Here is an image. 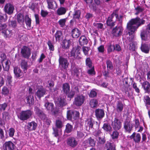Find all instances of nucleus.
<instances>
[{
  "label": "nucleus",
  "instance_id": "obj_1",
  "mask_svg": "<svg viewBox=\"0 0 150 150\" xmlns=\"http://www.w3.org/2000/svg\"><path fill=\"white\" fill-rule=\"evenodd\" d=\"M145 21L141 19L139 17H137L134 19H132L127 23V28L129 31L128 32L130 37L127 38L125 42L127 44L129 43L133 42L134 36L132 34L138 27L141 25L145 23Z\"/></svg>",
  "mask_w": 150,
  "mask_h": 150
},
{
  "label": "nucleus",
  "instance_id": "obj_2",
  "mask_svg": "<svg viewBox=\"0 0 150 150\" xmlns=\"http://www.w3.org/2000/svg\"><path fill=\"white\" fill-rule=\"evenodd\" d=\"M81 47L79 46H75L72 49L71 52L70 57H72L74 59H79L81 58L80 50Z\"/></svg>",
  "mask_w": 150,
  "mask_h": 150
},
{
  "label": "nucleus",
  "instance_id": "obj_3",
  "mask_svg": "<svg viewBox=\"0 0 150 150\" xmlns=\"http://www.w3.org/2000/svg\"><path fill=\"white\" fill-rule=\"evenodd\" d=\"M32 114V112L30 110L23 111L20 113L19 117L22 120H25L30 118Z\"/></svg>",
  "mask_w": 150,
  "mask_h": 150
},
{
  "label": "nucleus",
  "instance_id": "obj_4",
  "mask_svg": "<svg viewBox=\"0 0 150 150\" xmlns=\"http://www.w3.org/2000/svg\"><path fill=\"white\" fill-rule=\"evenodd\" d=\"M85 98V96L82 95L77 96L74 98V104L77 106H81L84 102Z\"/></svg>",
  "mask_w": 150,
  "mask_h": 150
},
{
  "label": "nucleus",
  "instance_id": "obj_5",
  "mask_svg": "<svg viewBox=\"0 0 150 150\" xmlns=\"http://www.w3.org/2000/svg\"><path fill=\"white\" fill-rule=\"evenodd\" d=\"M21 53L23 57L28 59L31 54L30 50L29 47L24 46L21 48Z\"/></svg>",
  "mask_w": 150,
  "mask_h": 150
},
{
  "label": "nucleus",
  "instance_id": "obj_6",
  "mask_svg": "<svg viewBox=\"0 0 150 150\" xmlns=\"http://www.w3.org/2000/svg\"><path fill=\"white\" fill-rule=\"evenodd\" d=\"M111 125L114 130H118L121 128L122 123L116 117L114 120L112 121Z\"/></svg>",
  "mask_w": 150,
  "mask_h": 150
},
{
  "label": "nucleus",
  "instance_id": "obj_7",
  "mask_svg": "<svg viewBox=\"0 0 150 150\" xmlns=\"http://www.w3.org/2000/svg\"><path fill=\"white\" fill-rule=\"evenodd\" d=\"M14 9V5L10 3L6 4L4 7L5 12L9 15L13 13Z\"/></svg>",
  "mask_w": 150,
  "mask_h": 150
},
{
  "label": "nucleus",
  "instance_id": "obj_8",
  "mask_svg": "<svg viewBox=\"0 0 150 150\" xmlns=\"http://www.w3.org/2000/svg\"><path fill=\"white\" fill-rule=\"evenodd\" d=\"M79 116V113L76 111L70 110L67 111V117L69 120H71L72 118L74 119H76Z\"/></svg>",
  "mask_w": 150,
  "mask_h": 150
},
{
  "label": "nucleus",
  "instance_id": "obj_9",
  "mask_svg": "<svg viewBox=\"0 0 150 150\" xmlns=\"http://www.w3.org/2000/svg\"><path fill=\"white\" fill-rule=\"evenodd\" d=\"M123 31V28L121 26H116L112 30V34L115 36L118 37L121 35Z\"/></svg>",
  "mask_w": 150,
  "mask_h": 150
},
{
  "label": "nucleus",
  "instance_id": "obj_10",
  "mask_svg": "<svg viewBox=\"0 0 150 150\" xmlns=\"http://www.w3.org/2000/svg\"><path fill=\"white\" fill-rule=\"evenodd\" d=\"M47 4V7L49 9L55 10L57 8L56 2L54 0H46Z\"/></svg>",
  "mask_w": 150,
  "mask_h": 150
},
{
  "label": "nucleus",
  "instance_id": "obj_11",
  "mask_svg": "<svg viewBox=\"0 0 150 150\" xmlns=\"http://www.w3.org/2000/svg\"><path fill=\"white\" fill-rule=\"evenodd\" d=\"M59 65L64 69H66L68 67L69 63L67 60L60 56L59 59Z\"/></svg>",
  "mask_w": 150,
  "mask_h": 150
},
{
  "label": "nucleus",
  "instance_id": "obj_12",
  "mask_svg": "<svg viewBox=\"0 0 150 150\" xmlns=\"http://www.w3.org/2000/svg\"><path fill=\"white\" fill-rule=\"evenodd\" d=\"M67 143L68 145L73 148L76 147L78 144L75 138L72 137H69L67 139Z\"/></svg>",
  "mask_w": 150,
  "mask_h": 150
},
{
  "label": "nucleus",
  "instance_id": "obj_13",
  "mask_svg": "<svg viewBox=\"0 0 150 150\" xmlns=\"http://www.w3.org/2000/svg\"><path fill=\"white\" fill-rule=\"evenodd\" d=\"M96 117L98 120H100L104 117V110L101 109H97L95 111Z\"/></svg>",
  "mask_w": 150,
  "mask_h": 150
},
{
  "label": "nucleus",
  "instance_id": "obj_14",
  "mask_svg": "<svg viewBox=\"0 0 150 150\" xmlns=\"http://www.w3.org/2000/svg\"><path fill=\"white\" fill-rule=\"evenodd\" d=\"M3 147L4 150H13L15 146L12 142L8 141L5 142Z\"/></svg>",
  "mask_w": 150,
  "mask_h": 150
},
{
  "label": "nucleus",
  "instance_id": "obj_15",
  "mask_svg": "<svg viewBox=\"0 0 150 150\" xmlns=\"http://www.w3.org/2000/svg\"><path fill=\"white\" fill-rule=\"evenodd\" d=\"M34 110L36 114L40 117L42 119H45L46 118V115L38 107L35 106Z\"/></svg>",
  "mask_w": 150,
  "mask_h": 150
},
{
  "label": "nucleus",
  "instance_id": "obj_16",
  "mask_svg": "<svg viewBox=\"0 0 150 150\" xmlns=\"http://www.w3.org/2000/svg\"><path fill=\"white\" fill-rule=\"evenodd\" d=\"M124 127L126 132L130 133L132 129L133 125L130 121L126 120L125 122Z\"/></svg>",
  "mask_w": 150,
  "mask_h": 150
},
{
  "label": "nucleus",
  "instance_id": "obj_17",
  "mask_svg": "<svg viewBox=\"0 0 150 150\" xmlns=\"http://www.w3.org/2000/svg\"><path fill=\"white\" fill-rule=\"evenodd\" d=\"M141 84L145 93H150V83L148 81H145L141 83Z\"/></svg>",
  "mask_w": 150,
  "mask_h": 150
},
{
  "label": "nucleus",
  "instance_id": "obj_18",
  "mask_svg": "<svg viewBox=\"0 0 150 150\" xmlns=\"http://www.w3.org/2000/svg\"><path fill=\"white\" fill-rule=\"evenodd\" d=\"M86 134L83 128L80 127L79 129V128L77 130L76 138L78 139H82L85 137Z\"/></svg>",
  "mask_w": 150,
  "mask_h": 150
},
{
  "label": "nucleus",
  "instance_id": "obj_19",
  "mask_svg": "<svg viewBox=\"0 0 150 150\" xmlns=\"http://www.w3.org/2000/svg\"><path fill=\"white\" fill-rule=\"evenodd\" d=\"M47 91L45 89L43 88H39L35 93V95L38 97L40 98L46 94Z\"/></svg>",
  "mask_w": 150,
  "mask_h": 150
},
{
  "label": "nucleus",
  "instance_id": "obj_20",
  "mask_svg": "<svg viewBox=\"0 0 150 150\" xmlns=\"http://www.w3.org/2000/svg\"><path fill=\"white\" fill-rule=\"evenodd\" d=\"M125 104L121 101H118L117 102L116 105V110L118 112H120L123 110L125 106Z\"/></svg>",
  "mask_w": 150,
  "mask_h": 150
},
{
  "label": "nucleus",
  "instance_id": "obj_21",
  "mask_svg": "<svg viewBox=\"0 0 150 150\" xmlns=\"http://www.w3.org/2000/svg\"><path fill=\"white\" fill-rule=\"evenodd\" d=\"M27 103L29 105H33L34 103V99L32 93H29L26 97Z\"/></svg>",
  "mask_w": 150,
  "mask_h": 150
},
{
  "label": "nucleus",
  "instance_id": "obj_22",
  "mask_svg": "<svg viewBox=\"0 0 150 150\" xmlns=\"http://www.w3.org/2000/svg\"><path fill=\"white\" fill-rule=\"evenodd\" d=\"M37 124L34 121H32L28 123L27 129L30 131L34 130L36 129Z\"/></svg>",
  "mask_w": 150,
  "mask_h": 150
},
{
  "label": "nucleus",
  "instance_id": "obj_23",
  "mask_svg": "<svg viewBox=\"0 0 150 150\" xmlns=\"http://www.w3.org/2000/svg\"><path fill=\"white\" fill-rule=\"evenodd\" d=\"M71 35L73 38H78L81 34V32L76 28L73 29L71 32Z\"/></svg>",
  "mask_w": 150,
  "mask_h": 150
},
{
  "label": "nucleus",
  "instance_id": "obj_24",
  "mask_svg": "<svg viewBox=\"0 0 150 150\" xmlns=\"http://www.w3.org/2000/svg\"><path fill=\"white\" fill-rule=\"evenodd\" d=\"M130 138L131 139H133L136 142L138 143L140 140L141 136L139 134L137 133L136 135L135 132H134Z\"/></svg>",
  "mask_w": 150,
  "mask_h": 150
},
{
  "label": "nucleus",
  "instance_id": "obj_25",
  "mask_svg": "<svg viewBox=\"0 0 150 150\" xmlns=\"http://www.w3.org/2000/svg\"><path fill=\"white\" fill-rule=\"evenodd\" d=\"M141 49L143 52L147 54L149 53V51L150 47L147 44H142L141 47Z\"/></svg>",
  "mask_w": 150,
  "mask_h": 150
},
{
  "label": "nucleus",
  "instance_id": "obj_26",
  "mask_svg": "<svg viewBox=\"0 0 150 150\" xmlns=\"http://www.w3.org/2000/svg\"><path fill=\"white\" fill-rule=\"evenodd\" d=\"M20 66L21 68L23 69L24 72L26 73L28 67L27 62L25 60H22Z\"/></svg>",
  "mask_w": 150,
  "mask_h": 150
},
{
  "label": "nucleus",
  "instance_id": "obj_27",
  "mask_svg": "<svg viewBox=\"0 0 150 150\" xmlns=\"http://www.w3.org/2000/svg\"><path fill=\"white\" fill-rule=\"evenodd\" d=\"M14 73L16 77H19L23 75V73L20 68L15 67L14 68Z\"/></svg>",
  "mask_w": 150,
  "mask_h": 150
},
{
  "label": "nucleus",
  "instance_id": "obj_28",
  "mask_svg": "<svg viewBox=\"0 0 150 150\" xmlns=\"http://www.w3.org/2000/svg\"><path fill=\"white\" fill-rule=\"evenodd\" d=\"M79 44L81 45H86L88 41L86 37L84 36H81L79 39Z\"/></svg>",
  "mask_w": 150,
  "mask_h": 150
},
{
  "label": "nucleus",
  "instance_id": "obj_29",
  "mask_svg": "<svg viewBox=\"0 0 150 150\" xmlns=\"http://www.w3.org/2000/svg\"><path fill=\"white\" fill-rule=\"evenodd\" d=\"M67 9L66 8L61 7L59 8L56 11L57 14L59 16L64 15L67 11Z\"/></svg>",
  "mask_w": 150,
  "mask_h": 150
},
{
  "label": "nucleus",
  "instance_id": "obj_30",
  "mask_svg": "<svg viewBox=\"0 0 150 150\" xmlns=\"http://www.w3.org/2000/svg\"><path fill=\"white\" fill-rule=\"evenodd\" d=\"M62 91L64 93L66 94L70 91V87L69 84L67 83H63L62 86Z\"/></svg>",
  "mask_w": 150,
  "mask_h": 150
},
{
  "label": "nucleus",
  "instance_id": "obj_31",
  "mask_svg": "<svg viewBox=\"0 0 150 150\" xmlns=\"http://www.w3.org/2000/svg\"><path fill=\"white\" fill-rule=\"evenodd\" d=\"M57 100V104L60 107L65 106L67 104L66 100L64 98H58Z\"/></svg>",
  "mask_w": 150,
  "mask_h": 150
},
{
  "label": "nucleus",
  "instance_id": "obj_32",
  "mask_svg": "<svg viewBox=\"0 0 150 150\" xmlns=\"http://www.w3.org/2000/svg\"><path fill=\"white\" fill-rule=\"evenodd\" d=\"M2 33L3 34V35L5 38H9L11 37L12 34L11 31L7 29H6L2 31Z\"/></svg>",
  "mask_w": 150,
  "mask_h": 150
},
{
  "label": "nucleus",
  "instance_id": "obj_33",
  "mask_svg": "<svg viewBox=\"0 0 150 150\" xmlns=\"http://www.w3.org/2000/svg\"><path fill=\"white\" fill-rule=\"evenodd\" d=\"M45 105L47 110L50 112L53 111L54 109V106L52 103L47 102L45 104Z\"/></svg>",
  "mask_w": 150,
  "mask_h": 150
},
{
  "label": "nucleus",
  "instance_id": "obj_34",
  "mask_svg": "<svg viewBox=\"0 0 150 150\" xmlns=\"http://www.w3.org/2000/svg\"><path fill=\"white\" fill-rule=\"evenodd\" d=\"M105 146L107 149V150H116L115 145L110 142H107Z\"/></svg>",
  "mask_w": 150,
  "mask_h": 150
},
{
  "label": "nucleus",
  "instance_id": "obj_35",
  "mask_svg": "<svg viewBox=\"0 0 150 150\" xmlns=\"http://www.w3.org/2000/svg\"><path fill=\"white\" fill-rule=\"evenodd\" d=\"M23 15L21 13L18 14L17 15V20L18 23L23 24L24 23Z\"/></svg>",
  "mask_w": 150,
  "mask_h": 150
},
{
  "label": "nucleus",
  "instance_id": "obj_36",
  "mask_svg": "<svg viewBox=\"0 0 150 150\" xmlns=\"http://www.w3.org/2000/svg\"><path fill=\"white\" fill-rule=\"evenodd\" d=\"M94 122V121L91 118H90L88 120L87 123L88 126L86 127V130L89 131L90 129H92L93 128Z\"/></svg>",
  "mask_w": 150,
  "mask_h": 150
},
{
  "label": "nucleus",
  "instance_id": "obj_37",
  "mask_svg": "<svg viewBox=\"0 0 150 150\" xmlns=\"http://www.w3.org/2000/svg\"><path fill=\"white\" fill-rule=\"evenodd\" d=\"M70 42V40H63L62 42V47L65 49H67L69 48V44Z\"/></svg>",
  "mask_w": 150,
  "mask_h": 150
},
{
  "label": "nucleus",
  "instance_id": "obj_38",
  "mask_svg": "<svg viewBox=\"0 0 150 150\" xmlns=\"http://www.w3.org/2000/svg\"><path fill=\"white\" fill-rule=\"evenodd\" d=\"M104 130L107 132H110L111 131L112 128L110 125L108 123H105L103 124L102 127Z\"/></svg>",
  "mask_w": 150,
  "mask_h": 150
},
{
  "label": "nucleus",
  "instance_id": "obj_39",
  "mask_svg": "<svg viewBox=\"0 0 150 150\" xmlns=\"http://www.w3.org/2000/svg\"><path fill=\"white\" fill-rule=\"evenodd\" d=\"M55 125L56 127L61 129L63 126V123L60 119H57L56 120Z\"/></svg>",
  "mask_w": 150,
  "mask_h": 150
},
{
  "label": "nucleus",
  "instance_id": "obj_40",
  "mask_svg": "<svg viewBox=\"0 0 150 150\" xmlns=\"http://www.w3.org/2000/svg\"><path fill=\"white\" fill-rule=\"evenodd\" d=\"M86 3L93 10H96V7L95 4H92L93 0H84Z\"/></svg>",
  "mask_w": 150,
  "mask_h": 150
},
{
  "label": "nucleus",
  "instance_id": "obj_41",
  "mask_svg": "<svg viewBox=\"0 0 150 150\" xmlns=\"http://www.w3.org/2000/svg\"><path fill=\"white\" fill-rule=\"evenodd\" d=\"M62 32L60 30L57 31L55 34V37L56 41H59L62 37Z\"/></svg>",
  "mask_w": 150,
  "mask_h": 150
},
{
  "label": "nucleus",
  "instance_id": "obj_42",
  "mask_svg": "<svg viewBox=\"0 0 150 150\" xmlns=\"http://www.w3.org/2000/svg\"><path fill=\"white\" fill-rule=\"evenodd\" d=\"M73 129V126L72 125H70L69 123H67L66 125V129H65V132L67 133H69L71 132Z\"/></svg>",
  "mask_w": 150,
  "mask_h": 150
},
{
  "label": "nucleus",
  "instance_id": "obj_43",
  "mask_svg": "<svg viewBox=\"0 0 150 150\" xmlns=\"http://www.w3.org/2000/svg\"><path fill=\"white\" fill-rule=\"evenodd\" d=\"M81 11L78 10L76 11L73 15V18L74 19H79L80 17Z\"/></svg>",
  "mask_w": 150,
  "mask_h": 150
},
{
  "label": "nucleus",
  "instance_id": "obj_44",
  "mask_svg": "<svg viewBox=\"0 0 150 150\" xmlns=\"http://www.w3.org/2000/svg\"><path fill=\"white\" fill-rule=\"evenodd\" d=\"M66 94L67 95V98H69L71 100L74 96L75 95V92L73 90H71L70 91H68V92Z\"/></svg>",
  "mask_w": 150,
  "mask_h": 150
},
{
  "label": "nucleus",
  "instance_id": "obj_45",
  "mask_svg": "<svg viewBox=\"0 0 150 150\" xmlns=\"http://www.w3.org/2000/svg\"><path fill=\"white\" fill-rule=\"evenodd\" d=\"M98 102L96 99H93L91 100L90 102V105L91 107L94 108L96 107L97 105Z\"/></svg>",
  "mask_w": 150,
  "mask_h": 150
},
{
  "label": "nucleus",
  "instance_id": "obj_46",
  "mask_svg": "<svg viewBox=\"0 0 150 150\" xmlns=\"http://www.w3.org/2000/svg\"><path fill=\"white\" fill-rule=\"evenodd\" d=\"M117 131L115 130L114 131L112 134H111V136L112 139H114L118 138L119 135V133Z\"/></svg>",
  "mask_w": 150,
  "mask_h": 150
},
{
  "label": "nucleus",
  "instance_id": "obj_47",
  "mask_svg": "<svg viewBox=\"0 0 150 150\" xmlns=\"http://www.w3.org/2000/svg\"><path fill=\"white\" fill-rule=\"evenodd\" d=\"M144 101L146 105H150V97L149 96L146 95L144 96Z\"/></svg>",
  "mask_w": 150,
  "mask_h": 150
},
{
  "label": "nucleus",
  "instance_id": "obj_48",
  "mask_svg": "<svg viewBox=\"0 0 150 150\" xmlns=\"http://www.w3.org/2000/svg\"><path fill=\"white\" fill-rule=\"evenodd\" d=\"M123 17L124 16L123 15L119 16L118 12L117 13V14L116 15V18L117 21H119V23L121 24H122V23Z\"/></svg>",
  "mask_w": 150,
  "mask_h": 150
},
{
  "label": "nucleus",
  "instance_id": "obj_49",
  "mask_svg": "<svg viewBox=\"0 0 150 150\" xmlns=\"http://www.w3.org/2000/svg\"><path fill=\"white\" fill-rule=\"evenodd\" d=\"M86 65L89 68L92 67L93 66L92 65V63L91 59L89 58H87L86 60Z\"/></svg>",
  "mask_w": 150,
  "mask_h": 150
},
{
  "label": "nucleus",
  "instance_id": "obj_50",
  "mask_svg": "<svg viewBox=\"0 0 150 150\" xmlns=\"http://www.w3.org/2000/svg\"><path fill=\"white\" fill-rule=\"evenodd\" d=\"M88 142L89 145L91 146H94L96 144V142L94 139L92 138L91 137L88 138Z\"/></svg>",
  "mask_w": 150,
  "mask_h": 150
},
{
  "label": "nucleus",
  "instance_id": "obj_51",
  "mask_svg": "<svg viewBox=\"0 0 150 150\" xmlns=\"http://www.w3.org/2000/svg\"><path fill=\"white\" fill-rule=\"evenodd\" d=\"M66 21V19L64 18L60 19L58 21V23L60 25L61 27L63 28L65 25V23Z\"/></svg>",
  "mask_w": 150,
  "mask_h": 150
},
{
  "label": "nucleus",
  "instance_id": "obj_52",
  "mask_svg": "<svg viewBox=\"0 0 150 150\" xmlns=\"http://www.w3.org/2000/svg\"><path fill=\"white\" fill-rule=\"evenodd\" d=\"M25 21L26 25L30 27L31 26V19L29 18L28 15H26L25 16Z\"/></svg>",
  "mask_w": 150,
  "mask_h": 150
},
{
  "label": "nucleus",
  "instance_id": "obj_53",
  "mask_svg": "<svg viewBox=\"0 0 150 150\" xmlns=\"http://www.w3.org/2000/svg\"><path fill=\"white\" fill-rule=\"evenodd\" d=\"M112 21V19L108 17L106 22L107 25L112 27L114 26L115 25V22Z\"/></svg>",
  "mask_w": 150,
  "mask_h": 150
},
{
  "label": "nucleus",
  "instance_id": "obj_54",
  "mask_svg": "<svg viewBox=\"0 0 150 150\" xmlns=\"http://www.w3.org/2000/svg\"><path fill=\"white\" fill-rule=\"evenodd\" d=\"M53 134L54 135L55 137H57L59 135V132L61 131V129H59L57 127L53 128Z\"/></svg>",
  "mask_w": 150,
  "mask_h": 150
},
{
  "label": "nucleus",
  "instance_id": "obj_55",
  "mask_svg": "<svg viewBox=\"0 0 150 150\" xmlns=\"http://www.w3.org/2000/svg\"><path fill=\"white\" fill-rule=\"evenodd\" d=\"M9 25L13 28H15L17 26V22L16 21H10L8 23Z\"/></svg>",
  "mask_w": 150,
  "mask_h": 150
},
{
  "label": "nucleus",
  "instance_id": "obj_56",
  "mask_svg": "<svg viewBox=\"0 0 150 150\" xmlns=\"http://www.w3.org/2000/svg\"><path fill=\"white\" fill-rule=\"evenodd\" d=\"M47 45H48L49 49L50 51H53L54 50V48L53 45L51 41L50 40H48L47 43Z\"/></svg>",
  "mask_w": 150,
  "mask_h": 150
},
{
  "label": "nucleus",
  "instance_id": "obj_57",
  "mask_svg": "<svg viewBox=\"0 0 150 150\" xmlns=\"http://www.w3.org/2000/svg\"><path fill=\"white\" fill-rule=\"evenodd\" d=\"M107 67L110 70H112L113 69V64L112 62L110 60H108L106 62Z\"/></svg>",
  "mask_w": 150,
  "mask_h": 150
},
{
  "label": "nucleus",
  "instance_id": "obj_58",
  "mask_svg": "<svg viewBox=\"0 0 150 150\" xmlns=\"http://www.w3.org/2000/svg\"><path fill=\"white\" fill-rule=\"evenodd\" d=\"M7 18V16L6 14L4 15L0 14V21L1 22H5Z\"/></svg>",
  "mask_w": 150,
  "mask_h": 150
},
{
  "label": "nucleus",
  "instance_id": "obj_59",
  "mask_svg": "<svg viewBox=\"0 0 150 150\" xmlns=\"http://www.w3.org/2000/svg\"><path fill=\"white\" fill-rule=\"evenodd\" d=\"M135 10L136 11V12L135 13V14L137 15L139 13L142 12L144 10V9L138 6L135 8Z\"/></svg>",
  "mask_w": 150,
  "mask_h": 150
},
{
  "label": "nucleus",
  "instance_id": "obj_60",
  "mask_svg": "<svg viewBox=\"0 0 150 150\" xmlns=\"http://www.w3.org/2000/svg\"><path fill=\"white\" fill-rule=\"evenodd\" d=\"M93 25L98 29H102L103 28V24L101 23H94Z\"/></svg>",
  "mask_w": 150,
  "mask_h": 150
},
{
  "label": "nucleus",
  "instance_id": "obj_61",
  "mask_svg": "<svg viewBox=\"0 0 150 150\" xmlns=\"http://www.w3.org/2000/svg\"><path fill=\"white\" fill-rule=\"evenodd\" d=\"M125 83L126 85H124V87H123L122 90L123 91L126 92L128 91V88L129 87V85L128 84V83L127 81H125Z\"/></svg>",
  "mask_w": 150,
  "mask_h": 150
},
{
  "label": "nucleus",
  "instance_id": "obj_62",
  "mask_svg": "<svg viewBox=\"0 0 150 150\" xmlns=\"http://www.w3.org/2000/svg\"><path fill=\"white\" fill-rule=\"evenodd\" d=\"M7 107V104L6 103L3 104H0V111H4L6 108Z\"/></svg>",
  "mask_w": 150,
  "mask_h": 150
},
{
  "label": "nucleus",
  "instance_id": "obj_63",
  "mask_svg": "<svg viewBox=\"0 0 150 150\" xmlns=\"http://www.w3.org/2000/svg\"><path fill=\"white\" fill-rule=\"evenodd\" d=\"M129 49L131 51H134L135 48V46L134 42L129 43Z\"/></svg>",
  "mask_w": 150,
  "mask_h": 150
},
{
  "label": "nucleus",
  "instance_id": "obj_64",
  "mask_svg": "<svg viewBox=\"0 0 150 150\" xmlns=\"http://www.w3.org/2000/svg\"><path fill=\"white\" fill-rule=\"evenodd\" d=\"M48 14V12L47 11H45L43 10H41L40 12V14L42 17H45L47 16Z\"/></svg>",
  "mask_w": 150,
  "mask_h": 150
}]
</instances>
